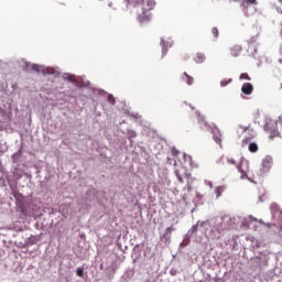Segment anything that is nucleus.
Here are the masks:
<instances>
[{"instance_id":"4c0bfd02","label":"nucleus","mask_w":282,"mask_h":282,"mask_svg":"<svg viewBox=\"0 0 282 282\" xmlns=\"http://www.w3.org/2000/svg\"><path fill=\"white\" fill-rule=\"evenodd\" d=\"M240 129H242V133H246V131H248V129H250V126H240Z\"/></svg>"},{"instance_id":"39448f33","label":"nucleus","mask_w":282,"mask_h":282,"mask_svg":"<svg viewBox=\"0 0 282 282\" xmlns=\"http://www.w3.org/2000/svg\"><path fill=\"white\" fill-rule=\"evenodd\" d=\"M195 116L197 118L199 129H202V131H210L213 134V140L216 142V144L221 145V130H219V128L214 123L208 124V122H206L204 116H202V112H199V110L195 111Z\"/></svg>"},{"instance_id":"dca6fc26","label":"nucleus","mask_w":282,"mask_h":282,"mask_svg":"<svg viewBox=\"0 0 282 282\" xmlns=\"http://www.w3.org/2000/svg\"><path fill=\"white\" fill-rule=\"evenodd\" d=\"M252 91H254V86L251 83H245L241 86V94L245 96H252Z\"/></svg>"},{"instance_id":"e433bc0d","label":"nucleus","mask_w":282,"mask_h":282,"mask_svg":"<svg viewBox=\"0 0 282 282\" xmlns=\"http://www.w3.org/2000/svg\"><path fill=\"white\" fill-rule=\"evenodd\" d=\"M228 164L237 165V161L235 159H227Z\"/></svg>"},{"instance_id":"37998d69","label":"nucleus","mask_w":282,"mask_h":282,"mask_svg":"<svg viewBox=\"0 0 282 282\" xmlns=\"http://www.w3.org/2000/svg\"><path fill=\"white\" fill-rule=\"evenodd\" d=\"M259 202H261V203L265 202V195L259 196Z\"/></svg>"},{"instance_id":"c03bdc74","label":"nucleus","mask_w":282,"mask_h":282,"mask_svg":"<svg viewBox=\"0 0 282 282\" xmlns=\"http://www.w3.org/2000/svg\"><path fill=\"white\" fill-rule=\"evenodd\" d=\"M138 248H140V245H135L132 249L133 252H137Z\"/></svg>"},{"instance_id":"6e6552de","label":"nucleus","mask_w":282,"mask_h":282,"mask_svg":"<svg viewBox=\"0 0 282 282\" xmlns=\"http://www.w3.org/2000/svg\"><path fill=\"white\" fill-rule=\"evenodd\" d=\"M263 130L265 131V133H269L270 140H274V138H281V132H279L278 121L274 119H271L269 116L264 117Z\"/></svg>"},{"instance_id":"f3484780","label":"nucleus","mask_w":282,"mask_h":282,"mask_svg":"<svg viewBox=\"0 0 282 282\" xmlns=\"http://www.w3.org/2000/svg\"><path fill=\"white\" fill-rule=\"evenodd\" d=\"M202 228V221H197V224L193 225L192 228L186 232L191 238L195 237L197 235V230Z\"/></svg>"},{"instance_id":"4468645a","label":"nucleus","mask_w":282,"mask_h":282,"mask_svg":"<svg viewBox=\"0 0 282 282\" xmlns=\"http://www.w3.org/2000/svg\"><path fill=\"white\" fill-rule=\"evenodd\" d=\"M249 45L247 48V53L248 56H252V58H254L256 61L259 59V55H257L258 48H257V36H252L249 41H248Z\"/></svg>"},{"instance_id":"aec40b11","label":"nucleus","mask_w":282,"mask_h":282,"mask_svg":"<svg viewBox=\"0 0 282 282\" xmlns=\"http://www.w3.org/2000/svg\"><path fill=\"white\" fill-rule=\"evenodd\" d=\"M183 80L189 87L193 86V84L195 83V78H193V76L188 75V73H183Z\"/></svg>"},{"instance_id":"09e8293b","label":"nucleus","mask_w":282,"mask_h":282,"mask_svg":"<svg viewBox=\"0 0 282 282\" xmlns=\"http://www.w3.org/2000/svg\"><path fill=\"white\" fill-rule=\"evenodd\" d=\"M172 231H173V227L166 228V232H172Z\"/></svg>"},{"instance_id":"680f3d73","label":"nucleus","mask_w":282,"mask_h":282,"mask_svg":"<svg viewBox=\"0 0 282 282\" xmlns=\"http://www.w3.org/2000/svg\"><path fill=\"white\" fill-rule=\"evenodd\" d=\"M99 1H104V0H99Z\"/></svg>"},{"instance_id":"bf43d9fd","label":"nucleus","mask_w":282,"mask_h":282,"mask_svg":"<svg viewBox=\"0 0 282 282\" xmlns=\"http://www.w3.org/2000/svg\"><path fill=\"white\" fill-rule=\"evenodd\" d=\"M234 1H239V0H234Z\"/></svg>"},{"instance_id":"2f4dec72","label":"nucleus","mask_w":282,"mask_h":282,"mask_svg":"<svg viewBox=\"0 0 282 282\" xmlns=\"http://www.w3.org/2000/svg\"><path fill=\"white\" fill-rule=\"evenodd\" d=\"M184 160H185V162H188V164H191V166H193V156H191L188 154H184Z\"/></svg>"},{"instance_id":"7c9ffc66","label":"nucleus","mask_w":282,"mask_h":282,"mask_svg":"<svg viewBox=\"0 0 282 282\" xmlns=\"http://www.w3.org/2000/svg\"><path fill=\"white\" fill-rule=\"evenodd\" d=\"M212 34L215 39H219V29H217V26H214L212 29Z\"/></svg>"},{"instance_id":"6e6d98bb","label":"nucleus","mask_w":282,"mask_h":282,"mask_svg":"<svg viewBox=\"0 0 282 282\" xmlns=\"http://www.w3.org/2000/svg\"><path fill=\"white\" fill-rule=\"evenodd\" d=\"M88 202H94V198L88 199Z\"/></svg>"},{"instance_id":"13d9d810","label":"nucleus","mask_w":282,"mask_h":282,"mask_svg":"<svg viewBox=\"0 0 282 282\" xmlns=\"http://www.w3.org/2000/svg\"><path fill=\"white\" fill-rule=\"evenodd\" d=\"M196 197H202V195L197 194Z\"/></svg>"},{"instance_id":"c756f323","label":"nucleus","mask_w":282,"mask_h":282,"mask_svg":"<svg viewBox=\"0 0 282 282\" xmlns=\"http://www.w3.org/2000/svg\"><path fill=\"white\" fill-rule=\"evenodd\" d=\"M232 83V78L220 80V87H228Z\"/></svg>"},{"instance_id":"cd10ccee","label":"nucleus","mask_w":282,"mask_h":282,"mask_svg":"<svg viewBox=\"0 0 282 282\" xmlns=\"http://www.w3.org/2000/svg\"><path fill=\"white\" fill-rule=\"evenodd\" d=\"M75 273H76V276H79L80 279H83V276H85V268L84 267L77 268Z\"/></svg>"},{"instance_id":"20e7f679","label":"nucleus","mask_w":282,"mask_h":282,"mask_svg":"<svg viewBox=\"0 0 282 282\" xmlns=\"http://www.w3.org/2000/svg\"><path fill=\"white\" fill-rule=\"evenodd\" d=\"M200 228L207 239H220L224 232L221 218H212L200 223Z\"/></svg>"},{"instance_id":"4d7b16f0","label":"nucleus","mask_w":282,"mask_h":282,"mask_svg":"<svg viewBox=\"0 0 282 282\" xmlns=\"http://www.w3.org/2000/svg\"><path fill=\"white\" fill-rule=\"evenodd\" d=\"M130 147H133V142H130Z\"/></svg>"},{"instance_id":"8fccbe9b","label":"nucleus","mask_w":282,"mask_h":282,"mask_svg":"<svg viewBox=\"0 0 282 282\" xmlns=\"http://www.w3.org/2000/svg\"><path fill=\"white\" fill-rule=\"evenodd\" d=\"M187 191L188 192L193 191V187L191 186V184L187 185Z\"/></svg>"},{"instance_id":"393cba45","label":"nucleus","mask_w":282,"mask_h":282,"mask_svg":"<svg viewBox=\"0 0 282 282\" xmlns=\"http://www.w3.org/2000/svg\"><path fill=\"white\" fill-rule=\"evenodd\" d=\"M224 191H226L225 185H220L215 188L216 199H219L221 197V194L224 193Z\"/></svg>"},{"instance_id":"ddd939ff","label":"nucleus","mask_w":282,"mask_h":282,"mask_svg":"<svg viewBox=\"0 0 282 282\" xmlns=\"http://www.w3.org/2000/svg\"><path fill=\"white\" fill-rule=\"evenodd\" d=\"M220 221L224 230H231L239 226V217L223 216Z\"/></svg>"},{"instance_id":"a878e982","label":"nucleus","mask_w":282,"mask_h":282,"mask_svg":"<svg viewBox=\"0 0 282 282\" xmlns=\"http://www.w3.org/2000/svg\"><path fill=\"white\" fill-rule=\"evenodd\" d=\"M248 149L250 153H257V151H259V145L257 144V142H251L249 143Z\"/></svg>"},{"instance_id":"7ed1b4c3","label":"nucleus","mask_w":282,"mask_h":282,"mask_svg":"<svg viewBox=\"0 0 282 282\" xmlns=\"http://www.w3.org/2000/svg\"><path fill=\"white\" fill-rule=\"evenodd\" d=\"M123 3L128 12H135L140 25H147L151 21V11L155 8L153 0H124Z\"/></svg>"},{"instance_id":"b1692460","label":"nucleus","mask_w":282,"mask_h":282,"mask_svg":"<svg viewBox=\"0 0 282 282\" xmlns=\"http://www.w3.org/2000/svg\"><path fill=\"white\" fill-rule=\"evenodd\" d=\"M127 138L129 142H133V139L138 138V132H135V130L127 129Z\"/></svg>"},{"instance_id":"a211bd4d","label":"nucleus","mask_w":282,"mask_h":282,"mask_svg":"<svg viewBox=\"0 0 282 282\" xmlns=\"http://www.w3.org/2000/svg\"><path fill=\"white\" fill-rule=\"evenodd\" d=\"M252 221H257V218H254L252 215L243 218L241 221V228H250V224H252Z\"/></svg>"},{"instance_id":"f8f14e48","label":"nucleus","mask_w":282,"mask_h":282,"mask_svg":"<svg viewBox=\"0 0 282 282\" xmlns=\"http://www.w3.org/2000/svg\"><path fill=\"white\" fill-rule=\"evenodd\" d=\"M173 45H175V41H173L172 37L162 36L160 39L161 59H164V57L169 54V50H171Z\"/></svg>"},{"instance_id":"a18cd8bd","label":"nucleus","mask_w":282,"mask_h":282,"mask_svg":"<svg viewBox=\"0 0 282 282\" xmlns=\"http://www.w3.org/2000/svg\"><path fill=\"white\" fill-rule=\"evenodd\" d=\"M167 162H169V164H173V162L175 163V160L167 158Z\"/></svg>"},{"instance_id":"a19ab883","label":"nucleus","mask_w":282,"mask_h":282,"mask_svg":"<svg viewBox=\"0 0 282 282\" xmlns=\"http://www.w3.org/2000/svg\"><path fill=\"white\" fill-rule=\"evenodd\" d=\"M276 13L282 14V8L281 7H275Z\"/></svg>"},{"instance_id":"5701e85b","label":"nucleus","mask_w":282,"mask_h":282,"mask_svg":"<svg viewBox=\"0 0 282 282\" xmlns=\"http://www.w3.org/2000/svg\"><path fill=\"white\" fill-rule=\"evenodd\" d=\"M191 236L185 234L183 237V241L180 243V250H182V248H186V246H188V243H191Z\"/></svg>"},{"instance_id":"473e14b6","label":"nucleus","mask_w":282,"mask_h":282,"mask_svg":"<svg viewBox=\"0 0 282 282\" xmlns=\"http://www.w3.org/2000/svg\"><path fill=\"white\" fill-rule=\"evenodd\" d=\"M171 153L174 158H177V155H180V150H177L175 147H172Z\"/></svg>"},{"instance_id":"f257e3e1","label":"nucleus","mask_w":282,"mask_h":282,"mask_svg":"<svg viewBox=\"0 0 282 282\" xmlns=\"http://www.w3.org/2000/svg\"><path fill=\"white\" fill-rule=\"evenodd\" d=\"M62 79L77 89H89V98L93 102H98L99 98H106L111 107H116V97L102 88L91 86V82L85 80V76H76L72 73H62Z\"/></svg>"},{"instance_id":"9b49d317","label":"nucleus","mask_w":282,"mask_h":282,"mask_svg":"<svg viewBox=\"0 0 282 282\" xmlns=\"http://www.w3.org/2000/svg\"><path fill=\"white\" fill-rule=\"evenodd\" d=\"M274 165V159L272 155L268 154L262 159L260 164L259 175H268L270 171H272V166Z\"/></svg>"},{"instance_id":"72a5a7b5","label":"nucleus","mask_w":282,"mask_h":282,"mask_svg":"<svg viewBox=\"0 0 282 282\" xmlns=\"http://www.w3.org/2000/svg\"><path fill=\"white\" fill-rule=\"evenodd\" d=\"M34 243H36V240L34 238H28L25 240L26 246H34Z\"/></svg>"},{"instance_id":"603ef678","label":"nucleus","mask_w":282,"mask_h":282,"mask_svg":"<svg viewBox=\"0 0 282 282\" xmlns=\"http://www.w3.org/2000/svg\"><path fill=\"white\" fill-rule=\"evenodd\" d=\"M128 249H129V247L126 246L124 249H123V252H127Z\"/></svg>"},{"instance_id":"412c9836","label":"nucleus","mask_w":282,"mask_h":282,"mask_svg":"<svg viewBox=\"0 0 282 282\" xmlns=\"http://www.w3.org/2000/svg\"><path fill=\"white\" fill-rule=\"evenodd\" d=\"M239 54H241V45H234L230 48V55L234 56L235 58H237V56H239Z\"/></svg>"},{"instance_id":"6ab92c4d","label":"nucleus","mask_w":282,"mask_h":282,"mask_svg":"<svg viewBox=\"0 0 282 282\" xmlns=\"http://www.w3.org/2000/svg\"><path fill=\"white\" fill-rule=\"evenodd\" d=\"M21 158H23V149H19L18 152H15L11 156V160H12L13 164H18V162L21 161Z\"/></svg>"},{"instance_id":"bb28decb","label":"nucleus","mask_w":282,"mask_h":282,"mask_svg":"<svg viewBox=\"0 0 282 282\" xmlns=\"http://www.w3.org/2000/svg\"><path fill=\"white\" fill-rule=\"evenodd\" d=\"M63 94L64 96H68V98H76V89L74 88L63 91Z\"/></svg>"},{"instance_id":"49530a36","label":"nucleus","mask_w":282,"mask_h":282,"mask_svg":"<svg viewBox=\"0 0 282 282\" xmlns=\"http://www.w3.org/2000/svg\"><path fill=\"white\" fill-rule=\"evenodd\" d=\"M195 210H197V204H195V207L192 208V210H191L192 215H193V213H195Z\"/></svg>"},{"instance_id":"1a4fd4ad","label":"nucleus","mask_w":282,"mask_h":282,"mask_svg":"<svg viewBox=\"0 0 282 282\" xmlns=\"http://www.w3.org/2000/svg\"><path fill=\"white\" fill-rule=\"evenodd\" d=\"M238 169V173H240V180H248L251 184H257L252 177L248 176L250 171V161L246 160V158L241 156L239 164L236 165Z\"/></svg>"},{"instance_id":"ea45409f","label":"nucleus","mask_w":282,"mask_h":282,"mask_svg":"<svg viewBox=\"0 0 282 282\" xmlns=\"http://www.w3.org/2000/svg\"><path fill=\"white\" fill-rule=\"evenodd\" d=\"M206 186H209V188H213V182L212 181H205Z\"/></svg>"},{"instance_id":"423d86ee","label":"nucleus","mask_w":282,"mask_h":282,"mask_svg":"<svg viewBox=\"0 0 282 282\" xmlns=\"http://www.w3.org/2000/svg\"><path fill=\"white\" fill-rule=\"evenodd\" d=\"M13 198L15 199V204L20 210V213H22V215L24 216H32L34 215V212L36 210V206H34V204L29 203L25 199V196L21 193H19V191H13L12 193Z\"/></svg>"},{"instance_id":"9d476101","label":"nucleus","mask_w":282,"mask_h":282,"mask_svg":"<svg viewBox=\"0 0 282 282\" xmlns=\"http://www.w3.org/2000/svg\"><path fill=\"white\" fill-rule=\"evenodd\" d=\"M240 7L242 8V12L245 17H252L257 12V6L259 2L257 0H239Z\"/></svg>"},{"instance_id":"c85d7f7f","label":"nucleus","mask_w":282,"mask_h":282,"mask_svg":"<svg viewBox=\"0 0 282 282\" xmlns=\"http://www.w3.org/2000/svg\"><path fill=\"white\" fill-rule=\"evenodd\" d=\"M239 80H252V78L250 77V75H248V73H241L239 76Z\"/></svg>"},{"instance_id":"79ce46f5","label":"nucleus","mask_w":282,"mask_h":282,"mask_svg":"<svg viewBox=\"0 0 282 282\" xmlns=\"http://www.w3.org/2000/svg\"><path fill=\"white\" fill-rule=\"evenodd\" d=\"M176 177H177V180H178V182H184V178H182V175H180L178 173H176Z\"/></svg>"},{"instance_id":"58836bf2","label":"nucleus","mask_w":282,"mask_h":282,"mask_svg":"<svg viewBox=\"0 0 282 282\" xmlns=\"http://www.w3.org/2000/svg\"><path fill=\"white\" fill-rule=\"evenodd\" d=\"M139 149L141 153H144L147 155V148H144L143 145H139Z\"/></svg>"},{"instance_id":"5fc2aeb1","label":"nucleus","mask_w":282,"mask_h":282,"mask_svg":"<svg viewBox=\"0 0 282 282\" xmlns=\"http://www.w3.org/2000/svg\"><path fill=\"white\" fill-rule=\"evenodd\" d=\"M191 109H195V107H193L192 105H189Z\"/></svg>"},{"instance_id":"0eeeda50","label":"nucleus","mask_w":282,"mask_h":282,"mask_svg":"<svg viewBox=\"0 0 282 282\" xmlns=\"http://www.w3.org/2000/svg\"><path fill=\"white\" fill-rule=\"evenodd\" d=\"M270 210H271V217H272V221L267 224V227L269 228H275V232H279V235L282 237V210L281 207L279 206V204L276 203H272L270 206Z\"/></svg>"},{"instance_id":"c9c22d12","label":"nucleus","mask_w":282,"mask_h":282,"mask_svg":"<svg viewBox=\"0 0 282 282\" xmlns=\"http://www.w3.org/2000/svg\"><path fill=\"white\" fill-rule=\"evenodd\" d=\"M264 61H265L267 65H272V58L265 56Z\"/></svg>"},{"instance_id":"3c124183","label":"nucleus","mask_w":282,"mask_h":282,"mask_svg":"<svg viewBox=\"0 0 282 282\" xmlns=\"http://www.w3.org/2000/svg\"><path fill=\"white\" fill-rule=\"evenodd\" d=\"M108 8H113V2H109Z\"/></svg>"},{"instance_id":"f704fd0d","label":"nucleus","mask_w":282,"mask_h":282,"mask_svg":"<svg viewBox=\"0 0 282 282\" xmlns=\"http://www.w3.org/2000/svg\"><path fill=\"white\" fill-rule=\"evenodd\" d=\"M178 272H180V271H177V269H175V268H172V269L170 270L171 276H177Z\"/></svg>"},{"instance_id":"864d4df0","label":"nucleus","mask_w":282,"mask_h":282,"mask_svg":"<svg viewBox=\"0 0 282 282\" xmlns=\"http://www.w3.org/2000/svg\"><path fill=\"white\" fill-rule=\"evenodd\" d=\"M280 54H281V56H282V46L280 47Z\"/></svg>"},{"instance_id":"2eb2a0df","label":"nucleus","mask_w":282,"mask_h":282,"mask_svg":"<svg viewBox=\"0 0 282 282\" xmlns=\"http://www.w3.org/2000/svg\"><path fill=\"white\" fill-rule=\"evenodd\" d=\"M126 115L128 116V118L133 120V122H137V124H142V115H140L139 112L128 110L126 111Z\"/></svg>"},{"instance_id":"f03ea898","label":"nucleus","mask_w":282,"mask_h":282,"mask_svg":"<svg viewBox=\"0 0 282 282\" xmlns=\"http://www.w3.org/2000/svg\"><path fill=\"white\" fill-rule=\"evenodd\" d=\"M21 65L23 72H36V74H43V76H53V78H58L61 76V68L57 66H45L39 64H32L24 58L21 59H9L3 61L0 59V69H6V67H10L11 65Z\"/></svg>"},{"instance_id":"4be33fe9","label":"nucleus","mask_w":282,"mask_h":282,"mask_svg":"<svg viewBox=\"0 0 282 282\" xmlns=\"http://www.w3.org/2000/svg\"><path fill=\"white\" fill-rule=\"evenodd\" d=\"M194 61L197 63V65H202V63L206 61V55L204 53H197Z\"/></svg>"},{"instance_id":"052dcab7","label":"nucleus","mask_w":282,"mask_h":282,"mask_svg":"<svg viewBox=\"0 0 282 282\" xmlns=\"http://www.w3.org/2000/svg\"><path fill=\"white\" fill-rule=\"evenodd\" d=\"M280 2L282 3V0H280Z\"/></svg>"},{"instance_id":"de8ad7c7","label":"nucleus","mask_w":282,"mask_h":282,"mask_svg":"<svg viewBox=\"0 0 282 282\" xmlns=\"http://www.w3.org/2000/svg\"><path fill=\"white\" fill-rule=\"evenodd\" d=\"M248 140H250V138L243 139V140H242V143H243V144H247Z\"/></svg>"}]
</instances>
